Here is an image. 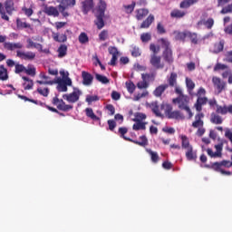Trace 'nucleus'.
<instances>
[{
	"label": "nucleus",
	"mask_w": 232,
	"mask_h": 232,
	"mask_svg": "<svg viewBox=\"0 0 232 232\" xmlns=\"http://www.w3.org/2000/svg\"><path fill=\"white\" fill-rule=\"evenodd\" d=\"M150 108L151 109V111L154 112V114L157 117H162V112L165 113L168 119L169 120H183L184 116L180 113L179 111H174L173 107L170 104L168 103H162L160 105V109L159 108L158 103L154 102L150 105Z\"/></svg>",
	"instance_id": "obj_1"
},
{
	"label": "nucleus",
	"mask_w": 232,
	"mask_h": 232,
	"mask_svg": "<svg viewBox=\"0 0 232 232\" xmlns=\"http://www.w3.org/2000/svg\"><path fill=\"white\" fill-rule=\"evenodd\" d=\"M4 7L5 9V12ZM14 12V3L13 0H6L4 5L0 3V15L2 20L9 22L8 15L12 16Z\"/></svg>",
	"instance_id": "obj_2"
},
{
	"label": "nucleus",
	"mask_w": 232,
	"mask_h": 232,
	"mask_svg": "<svg viewBox=\"0 0 232 232\" xmlns=\"http://www.w3.org/2000/svg\"><path fill=\"white\" fill-rule=\"evenodd\" d=\"M206 95V90L203 87H200L197 93V102L195 104V108L197 111H201L203 110V106L208 104V98L205 96Z\"/></svg>",
	"instance_id": "obj_3"
},
{
	"label": "nucleus",
	"mask_w": 232,
	"mask_h": 232,
	"mask_svg": "<svg viewBox=\"0 0 232 232\" xmlns=\"http://www.w3.org/2000/svg\"><path fill=\"white\" fill-rule=\"evenodd\" d=\"M59 4V11L63 17H69L70 14L66 11L69 8H73L77 5L76 0H56Z\"/></svg>",
	"instance_id": "obj_4"
},
{
	"label": "nucleus",
	"mask_w": 232,
	"mask_h": 232,
	"mask_svg": "<svg viewBox=\"0 0 232 232\" xmlns=\"http://www.w3.org/2000/svg\"><path fill=\"white\" fill-rule=\"evenodd\" d=\"M172 102L178 103V108L186 111L189 115V119L193 117V112H191L188 106V96H178L177 98L172 100Z\"/></svg>",
	"instance_id": "obj_5"
},
{
	"label": "nucleus",
	"mask_w": 232,
	"mask_h": 232,
	"mask_svg": "<svg viewBox=\"0 0 232 232\" xmlns=\"http://www.w3.org/2000/svg\"><path fill=\"white\" fill-rule=\"evenodd\" d=\"M52 104L56 106L57 110L61 111H71L73 110V105H68L63 99H59L58 96L53 97Z\"/></svg>",
	"instance_id": "obj_6"
},
{
	"label": "nucleus",
	"mask_w": 232,
	"mask_h": 232,
	"mask_svg": "<svg viewBox=\"0 0 232 232\" xmlns=\"http://www.w3.org/2000/svg\"><path fill=\"white\" fill-rule=\"evenodd\" d=\"M81 95H82V92L78 88H74L72 92L64 94L63 99L69 103H77Z\"/></svg>",
	"instance_id": "obj_7"
},
{
	"label": "nucleus",
	"mask_w": 232,
	"mask_h": 232,
	"mask_svg": "<svg viewBox=\"0 0 232 232\" xmlns=\"http://www.w3.org/2000/svg\"><path fill=\"white\" fill-rule=\"evenodd\" d=\"M223 147H224V144L221 142L215 146L216 152H214L213 150L211 149H208L207 150L208 156L211 158H221Z\"/></svg>",
	"instance_id": "obj_8"
},
{
	"label": "nucleus",
	"mask_w": 232,
	"mask_h": 232,
	"mask_svg": "<svg viewBox=\"0 0 232 232\" xmlns=\"http://www.w3.org/2000/svg\"><path fill=\"white\" fill-rule=\"evenodd\" d=\"M16 57L21 58L24 61H34L35 58V53L32 51L27 52H22V51H16Z\"/></svg>",
	"instance_id": "obj_9"
},
{
	"label": "nucleus",
	"mask_w": 232,
	"mask_h": 232,
	"mask_svg": "<svg viewBox=\"0 0 232 232\" xmlns=\"http://www.w3.org/2000/svg\"><path fill=\"white\" fill-rule=\"evenodd\" d=\"M213 86L217 88L218 93H221L226 88V82L222 81L219 77H212Z\"/></svg>",
	"instance_id": "obj_10"
},
{
	"label": "nucleus",
	"mask_w": 232,
	"mask_h": 232,
	"mask_svg": "<svg viewBox=\"0 0 232 232\" xmlns=\"http://www.w3.org/2000/svg\"><path fill=\"white\" fill-rule=\"evenodd\" d=\"M216 112L219 115H232V105H217Z\"/></svg>",
	"instance_id": "obj_11"
},
{
	"label": "nucleus",
	"mask_w": 232,
	"mask_h": 232,
	"mask_svg": "<svg viewBox=\"0 0 232 232\" xmlns=\"http://www.w3.org/2000/svg\"><path fill=\"white\" fill-rule=\"evenodd\" d=\"M204 113L203 112H198L195 116V121L192 122V128L198 129V128H203L204 127Z\"/></svg>",
	"instance_id": "obj_12"
},
{
	"label": "nucleus",
	"mask_w": 232,
	"mask_h": 232,
	"mask_svg": "<svg viewBox=\"0 0 232 232\" xmlns=\"http://www.w3.org/2000/svg\"><path fill=\"white\" fill-rule=\"evenodd\" d=\"M109 53L111 54V60L110 62L111 66L117 65L118 56H119V51L117 47L111 46L109 47Z\"/></svg>",
	"instance_id": "obj_13"
},
{
	"label": "nucleus",
	"mask_w": 232,
	"mask_h": 232,
	"mask_svg": "<svg viewBox=\"0 0 232 232\" xmlns=\"http://www.w3.org/2000/svg\"><path fill=\"white\" fill-rule=\"evenodd\" d=\"M161 62V57L156 54H151L150 55V63L151 66H154L156 69H163L164 64L160 63Z\"/></svg>",
	"instance_id": "obj_14"
},
{
	"label": "nucleus",
	"mask_w": 232,
	"mask_h": 232,
	"mask_svg": "<svg viewBox=\"0 0 232 232\" xmlns=\"http://www.w3.org/2000/svg\"><path fill=\"white\" fill-rule=\"evenodd\" d=\"M94 8L93 0H85L82 2V12L84 14H88V13Z\"/></svg>",
	"instance_id": "obj_15"
},
{
	"label": "nucleus",
	"mask_w": 232,
	"mask_h": 232,
	"mask_svg": "<svg viewBox=\"0 0 232 232\" xmlns=\"http://www.w3.org/2000/svg\"><path fill=\"white\" fill-rule=\"evenodd\" d=\"M215 24V20L214 18H208L207 20L205 19H200L199 22L197 23L198 26L205 25V27L208 30L213 29Z\"/></svg>",
	"instance_id": "obj_16"
},
{
	"label": "nucleus",
	"mask_w": 232,
	"mask_h": 232,
	"mask_svg": "<svg viewBox=\"0 0 232 232\" xmlns=\"http://www.w3.org/2000/svg\"><path fill=\"white\" fill-rule=\"evenodd\" d=\"M82 79L84 86H91L93 82V76L89 72H82Z\"/></svg>",
	"instance_id": "obj_17"
},
{
	"label": "nucleus",
	"mask_w": 232,
	"mask_h": 232,
	"mask_svg": "<svg viewBox=\"0 0 232 232\" xmlns=\"http://www.w3.org/2000/svg\"><path fill=\"white\" fill-rule=\"evenodd\" d=\"M23 47L21 43H4V48L8 51L22 50Z\"/></svg>",
	"instance_id": "obj_18"
},
{
	"label": "nucleus",
	"mask_w": 232,
	"mask_h": 232,
	"mask_svg": "<svg viewBox=\"0 0 232 232\" xmlns=\"http://www.w3.org/2000/svg\"><path fill=\"white\" fill-rule=\"evenodd\" d=\"M162 58H163V61L168 63V64L173 63H174L173 51L172 50H163Z\"/></svg>",
	"instance_id": "obj_19"
},
{
	"label": "nucleus",
	"mask_w": 232,
	"mask_h": 232,
	"mask_svg": "<svg viewBox=\"0 0 232 232\" xmlns=\"http://www.w3.org/2000/svg\"><path fill=\"white\" fill-rule=\"evenodd\" d=\"M225 40L221 39L219 43H215L212 48V53H220L224 51Z\"/></svg>",
	"instance_id": "obj_20"
},
{
	"label": "nucleus",
	"mask_w": 232,
	"mask_h": 232,
	"mask_svg": "<svg viewBox=\"0 0 232 232\" xmlns=\"http://www.w3.org/2000/svg\"><path fill=\"white\" fill-rule=\"evenodd\" d=\"M104 15L105 14H95V21L94 24H96L97 29L101 30L104 27L105 23H104Z\"/></svg>",
	"instance_id": "obj_21"
},
{
	"label": "nucleus",
	"mask_w": 232,
	"mask_h": 232,
	"mask_svg": "<svg viewBox=\"0 0 232 232\" xmlns=\"http://www.w3.org/2000/svg\"><path fill=\"white\" fill-rule=\"evenodd\" d=\"M59 12L57 7L54 6H47L44 9V13L46 14L47 16H52V17H59Z\"/></svg>",
	"instance_id": "obj_22"
},
{
	"label": "nucleus",
	"mask_w": 232,
	"mask_h": 232,
	"mask_svg": "<svg viewBox=\"0 0 232 232\" xmlns=\"http://www.w3.org/2000/svg\"><path fill=\"white\" fill-rule=\"evenodd\" d=\"M186 14H188V12L180 9H175L171 11L170 17L175 19H181V18H184Z\"/></svg>",
	"instance_id": "obj_23"
},
{
	"label": "nucleus",
	"mask_w": 232,
	"mask_h": 232,
	"mask_svg": "<svg viewBox=\"0 0 232 232\" xmlns=\"http://www.w3.org/2000/svg\"><path fill=\"white\" fill-rule=\"evenodd\" d=\"M180 140H181V148H182V150H188V149L193 148V146L190 145L189 140H188L187 135H181Z\"/></svg>",
	"instance_id": "obj_24"
},
{
	"label": "nucleus",
	"mask_w": 232,
	"mask_h": 232,
	"mask_svg": "<svg viewBox=\"0 0 232 232\" xmlns=\"http://www.w3.org/2000/svg\"><path fill=\"white\" fill-rule=\"evenodd\" d=\"M16 29L23 30V29H32V25L27 22H23L22 19L16 18Z\"/></svg>",
	"instance_id": "obj_25"
},
{
	"label": "nucleus",
	"mask_w": 232,
	"mask_h": 232,
	"mask_svg": "<svg viewBox=\"0 0 232 232\" xmlns=\"http://www.w3.org/2000/svg\"><path fill=\"white\" fill-rule=\"evenodd\" d=\"M168 88H169V84H168V83L161 84V85L158 86V87L155 89V91H154V95H155L156 97H160V96H162V94L164 93V92H165L166 90H168Z\"/></svg>",
	"instance_id": "obj_26"
},
{
	"label": "nucleus",
	"mask_w": 232,
	"mask_h": 232,
	"mask_svg": "<svg viewBox=\"0 0 232 232\" xmlns=\"http://www.w3.org/2000/svg\"><path fill=\"white\" fill-rule=\"evenodd\" d=\"M52 37L53 41L58 43H64L67 42V34H60L59 33H52Z\"/></svg>",
	"instance_id": "obj_27"
},
{
	"label": "nucleus",
	"mask_w": 232,
	"mask_h": 232,
	"mask_svg": "<svg viewBox=\"0 0 232 232\" xmlns=\"http://www.w3.org/2000/svg\"><path fill=\"white\" fill-rule=\"evenodd\" d=\"M199 0H183L180 5H179V7L181 9H188L189 8L190 6L196 5L198 3Z\"/></svg>",
	"instance_id": "obj_28"
},
{
	"label": "nucleus",
	"mask_w": 232,
	"mask_h": 232,
	"mask_svg": "<svg viewBox=\"0 0 232 232\" xmlns=\"http://www.w3.org/2000/svg\"><path fill=\"white\" fill-rule=\"evenodd\" d=\"M9 79L7 68L4 64L0 65V81L5 82Z\"/></svg>",
	"instance_id": "obj_29"
},
{
	"label": "nucleus",
	"mask_w": 232,
	"mask_h": 232,
	"mask_svg": "<svg viewBox=\"0 0 232 232\" xmlns=\"http://www.w3.org/2000/svg\"><path fill=\"white\" fill-rule=\"evenodd\" d=\"M106 3L103 0H100L96 7V14H105Z\"/></svg>",
	"instance_id": "obj_30"
},
{
	"label": "nucleus",
	"mask_w": 232,
	"mask_h": 232,
	"mask_svg": "<svg viewBox=\"0 0 232 232\" xmlns=\"http://www.w3.org/2000/svg\"><path fill=\"white\" fill-rule=\"evenodd\" d=\"M168 87H176L177 86V73L171 72L169 78L167 80Z\"/></svg>",
	"instance_id": "obj_31"
},
{
	"label": "nucleus",
	"mask_w": 232,
	"mask_h": 232,
	"mask_svg": "<svg viewBox=\"0 0 232 232\" xmlns=\"http://www.w3.org/2000/svg\"><path fill=\"white\" fill-rule=\"evenodd\" d=\"M186 151V158L188 160V161H193L196 160L197 159V154L196 152L193 150V148H189V149H185Z\"/></svg>",
	"instance_id": "obj_32"
},
{
	"label": "nucleus",
	"mask_w": 232,
	"mask_h": 232,
	"mask_svg": "<svg viewBox=\"0 0 232 232\" xmlns=\"http://www.w3.org/2000/svg\"><path fill=\"white\" fill-rule=\"evenodd\" d=\"M22 80L26 82L24 83V91H30V90L33 89V87H34V81L33 80H30L27 76H22Z\"/></svg>",
	"instance_id": "obj_33"
},
{
	"label": "nucleus",
	"mask_w": 232,
	"mask_h": 232,
	"mask_svg": "<svg viewBox=\"0 0 232 232\" xmlns=\"http://www.w3.org/2000/svg\"><path fill=\"white\" fill-rule=\"evenodd\" d=\"M85 115L87 118H90L92 121H100V118L94 114L93 110L91 108L85 109Z\"/></svg>",
	"instance_id": "obj_34"
},
{
	"label": "nucleus",
	"mask_w": 232,
	"mask_h": 232,
	"mask_svg": "<svg viewBox=\"0 0 232 232\" xmlns=\"http://www.w3.org/2000/svg\"><path fill=\"white\" fill-rule=\"evenodd\" d=\"M147 153L150 154V160L152 161V163L157 164L160 161V156L158 152H155L150 150H147Z\"/></svg>",
	"instance_id": "obj_35"
},
{
	"label": "nucleus",
	"mask_w": 232,
	"mask_h": 232,
	"mask_svg": "<svg viewBox=\"0 0 232 232\" xmlns=\"http://www.w3.org/2000/svg\"><path fill=\"white\" fill-rule=\"evenodd\" d=\"M210 121L212 124H222L223 120L218 114L212 112L210 117Z\"/></svg>",
	"instance_id": "obj_36"
},
{
	"label": "nucleus",
	"mask_w": 232,
	"mask_h": 232,
	"mask_svg": "<svg viewBox=\"0 0 232 232\" xmlns=\"http://www.w3.org/2000/svg\"><path fill=\"white\" fill-rule=\"evenodd\" d=\"M67 51H68L67 45L61 44L60 47L57 49V53H59L57 56H59V58H63L65 55H67Z\"/></svg>",
	"instance_id": "obj_37"
},
{
	"label": "nucleus",
	"mask_w": 232,
	"mask_h": 232,
	"mask_svg": "<svg viewBox=\"0 0 232 232\" xmlns=\"http://www.w3.org/2000/svg\"><path fill=\"white\" fill-rule=\"evenodd\" d=\"M186 86H187V90L188 92H189V94H191V92L194 91L196 84L193 82V80L189 79V78H186Z\"/></svg>",
	"instance_id": "obj_38"
},
{
	"label": "nucleus",
	"mask_w": 232,
	"mask_h": 232,
	"mask_svg": "<svg viewBox=\"0 0 232 232\" xmlns=\"http://www.w3.org/2000/svg\"><path fill=\"white\" fill-rule=\"evenodd\" d=\"M188 31H186V32H178V33L176 34L175 38H176L177 41H182V42H184L185 39H186V37H188Z\"/></svg>",
	"instance_id": "obj_39"
},
{
	"label": "nucleus",
	"mask_w": 232,
	"mask_h": 232,
	"mask_svg": "<svg viewBox=\"0 0 232 232\" xmlns=\"http://www.w3.org/2000/svg\"><path fill=\"white\" fill-rule=\"evenodd\" d=\"M126 133H128V128L127 127H121L120 129H118V134H120V137H121L125 140H130V138L125 137Z\"/></svg>",
	"instance_id": "obj_40"
},
{
	"label": "nucleus",
	"mask_w": 232,
	"mask_h": 232,
	"mask_svg": "<svg viewBox=\"0 0 232 232\" xmlns=\"http://www.w3.org/2000/svg\"><path fill=\"white\" fill-rule=\"evenodd\" d=\"M95 79L97 82H102V84H108L110 82V80L106 76H102L101 74L96 73Z\"/></svg>",
	"instance_id": "obj_41"
},
{
	"label": "nucleus",
	"mask_w": 232,
	"mask_h": 232,
	"mask_svg": "<svg viewBox=\"0 0 232 232\" xmlns=\"http://www.w3.org/2000/svg\"><path fill=\"white\" fill-rule=\"evenodd\" d=\"M160 43L161 44V47L162 49H165V50H171L170 48V43L168 39L166 38H160Z\"/></svg>",
	"instance_id": "obj_42"
},
{
	"label": "nucleus",
	"mask_w": 232,
	"mask_h": 232,
	"mask_svg": "<svg viewBox=\"0 0 232 232\" xmlns=\"http://www.w3.org/2000/svg\"><path fill=\"white\" fill-rule=\"evenodd\" d=\"M146 123L143 121H135V124L132 125V130L138 131L140 130H145Z\"/></svg>",
	"instance_id": "obj_43"
},
{
	"label": "nucleus",
	"mask_w": 232,
	"mask_h": 232,
	"mask_svg": "<svg viewBox=\"0 0 232 232\" xmlns=\"http://www.w3.org/2000/svg\"><path fill=\"white\" fill-rule=\"evenodd\" d=\"M146 119V115L142 112H136L135 118L132 119V121L134 122H142Z\"/></svg>",
	"instance_id": "obj_44"
},
{
	"label": "nucleus",
	"mask_w": 232,
	"mask_h": 232,
	"mask_svg": "<svg viewBox=\"0 0 232 232\" xmlns=\"http://www.w3.org/2000/svg\"><path fill=\"white\" fill-rule=\"evenodd\" d=\"M125 85L127 88V92H129L130 94L135 92L136 86L133 83V82H131V81L126 82Z\"/></svg>",
	"instance_id": "obj_45"
},
{
	"label": "nucleus",
	"mask_w": 232,
	"mask_h": 232,
	"mask_svg": "<svg viewBox=\"0 0 232 232\" xmlns=\"http://www.w3.org/2000/svg\"><path fill=\"white\" fill-rule=\"evenodd\" d=\"M141 82H138L137 87L138 89H144L146 88V74L144 72H141Z\"/></svg>",
	"instance_id": "obj_46"
},
{
	"label": "nucleus",
	"mask_w": 232,
	"mask_h": 232,
	"mask_svg": "<svg viewBox=\"0 0 232 232\" xmlns=\"http://www.w3.org/2000/svg\"><path fill=\"white\" fill-rule=\"evenodd\" d=\"M53 82H55V83H57V91L58 92H68V87H67L68 85L59 82L57 81H53Z\"/></svg>",
	"instance_id": "obj_47"
},
{
	"label": "nucleus",
	"mask_w": 232,
	"mask_h": 232,
	"mask_svg": "<svg viewBox=\"0 0 232 232\" xmlns=\"http://www.w3.org/2000/svg\"><path fill=\"white\" fill-rule=\"evenodd\" d=\"M14 73L20 74L22 72H24L26 70V67L24 66V64L16 63L14 66Z\"/></svg>",
	"instance_id": "obj_48"
},
{
	"label": "nucleus",
	"mask_w": 232,
	"mask_h": 232,
	"mask_svg": "<svg viewBox=\"0 0 232 232\" xmlns=\"http://www.w3.org/2000/svg\"><path fill=\"white\" fill-rule=\"evenodd\" d=\"M57 82H60L62 84H66L67 86H72V79H70L69 77H66L64 79H60L57 78V80H55Z\"/></svg>",
	"instance_id": "obj_49"
},
{
	"label": "nucleus",
	"mask_w": 232,
	"mask_h": 232,
	"mask_svg": "<svg viewBox=\"0 0 232 232\" xmlns=\"http://www.w3.org/2000/svg\"><path fill=\"white\" fill-rule=\"evenodd\" d=\"M188 37L190 38V41L193 44H198V38L197 37L196 33L188 32Z\"/></svg>",
	"instance_id": "obj_50"
},
{
	"label": "nucleus",
	"mask_w": 232,
	"mask_h": 232,
	"mask_svg": "<svg viewBox=\"0 0 232 232\" xmlns=\"http://www.w3.org/2000/svg\"><path fill=\"white\" fill-rule=\"evenodd\" d=\"M130 53L132 57L138 58L140 56V50L139 47L131 46Z\"/></svg>",
	"instance_id": "obj_51"
},
{
	"label": "nucleus",
	"mask_w": 232,
	"mask_h": 232,
	"mask_svg": "<svg viewBox=\"0 0 232 232\" xmlns=\"http://www.w3.org/2000/svg\"><path fill=\"white\" fill-rule=\"evenodd\" d=\"M220 14H232V4H229V5H226V6H224L220 10Z\"/></svg>",
	"instance_id": "obj_52"
},
{
	"label": "nucleus",
	"mask_w": 232,
	"mask_h": 232,
	"mask_svg": "<svg viewBox=\"0 0 232 232\" xmlns=\"http://www.w3.org/2000/svg\"><path fill=\"white\" fill-rule=\"evenodd\" d=\"M145 15H146L145 9H138L137 10L136 18H137L138 21H142L143 18L145 17Z\"/></svg>",
	"instance_id": "obj_53"
},
{
	"label": "nucleus",
	"mask_w": 232,
	"mask_h": 232,
	"mask_svg": "<svg viewBox=\"0 0 232 232\" xmlns=\"http://www.w3.org/2000/svg\"><path fill=\"white\" fill-rule=\"evenodd\" d=\"M79 42L82 44L88 43L89 42L88 34H86L85 33H81V34L79 35Z\"/></svg>",
	"instance_id": "obj_54"
},
{
	"label": "nucleus",
	"mask_w": 232,
	"mask_h": 232,
	"mask_svg": "<svg viewBox=\"0 0 232 232\" xmlns=\"http://www.w3.org/2000/svg\"><path fill=\"white\" fill-rule=\"evenodd\" d=\"M99 100H100V98L97 95H94V96L87 95L86 99H85V102L87 103H89V105H90L91 103L98 102Z\"/></svg>",
	"instance_id": "obj_55"
},
{
	"label": "nucleus",
	"mask_w": 232,
	"mask_h": 232,
	"mask_svg": "<svg viewBox=\"0 0 232 232\" xmlns=\"http://www.w3.org/2000/svg\"><path fill=\"white\" fill-rule=\"evenodd\" d=\"M36 91L39 92L40 95L44 97H48L50 92L49 88H38Z\"/></svg>",
	"instance_id": "obj_56"
},
{
	"label": "nucleus",
	"mask_w": 232,
	"mask_h": 232,
	"mask_svg": "<svg viewBox=\"0 0 232 232\" xmlns=\"http://www.w3.org/2000/svg\"><path fill=\"white\" fill-rule=\"evenodd\" d=\"M135 5H136L135 2H132L131 5H124L125 12H126L127 14H131V13H133L134 8H135Z\"/></svg>",
	"instance_id": "obj_57"
},
{
	"label": "nucleus",
	"mask_w": 232,
	"mask_h": 232,
	"mask_svg": "<svg viewBox=\"0 0 232 232\" xmlns=\"http://www.w3.org/2000/svg\"><path fill=\"white\" fill-rule=\"evenodd\" d=\"M26 75H30L32 77L35 76V68L34 67H27L24 71Z\"/></svg>",
	"instance_id": "obj_58"
},
{
	"label": "nucleus",
	"mask_w": 232,
	"mask_h": 232,
	"mask_svg": "<svg viewBox=\"0 0 232 232\" xmlns=\"http://www.w3.org/2000/svg\"><path fill=\"white\" fill-rule=\"evenodd\" d=\"M107 124H109V130L111 131H114V129L117 128V122L114 120L107 121Z\"/></svg>",
	"instance_id": "obj_59"
},
{
	"label": "nucleus",
	"mask_w": 232,
	"mask_h": 232,
	"mask_svg": "<svg viewBox=\"0 0 232 232\" xmlns=\"http://www.w3.org/2000/svg\"><path fill=\"white\" fill-rule=\"evenodd\" d=\"M157 32H158V34H166V30H165V27H164V25L162 24V23H158V24H157Z\"/></svg>",
	"instance_id": "obj_60"
},
{
	"label": "nucleus",
	"mask_w": 232,
	"mask_h": 232,
	"mask_svg": "<svg viewBox=\"0 0 232 232\" xmlns=\"http://www.w3.org/2000/svg\"><path fill=\"white\" fill-rule=\"evenodd\" d=\"M150 50L152 52V54H158L160 53V46H156L155 44H150Z\"/></svg>",
	"instance_id": "obj_61"
},
{
	"label": "nucleus",
	"mask_w": 232,
	"mask_h": 232,
	"mask_svg": "<svg viewBox=\"0 0 232 232\" xmlns=\"http://www.w3.org/2000/svg\"><path fill=\"white\" fill-rule=\"evenodd\" d=\"M227 65L224 63H217L215 67H213V72H218L219 70H226Z\"/></svg>",
	"instance_id": "obj_62"
},
{
	"label": "nucleus",
	"mask_w": 232,
	"mask_h": 232,
	"mask_svg": "<svg viewBox=\"0 0 232 232\" xmlns=\"http://www.w3.org/2000/svg\"><path fill=\"white\" fill-rule=\"evenodd\" d=\"M109 36L108 31H102L99 34L100 41H105Z\"/></svg>",
	"instance_id": "obj_63"
},
{
	"label": "nucleus",
	"mask_w": 232,
	"mask_h": 232,
	"mask_svg": "<svg viewBox=\"0 0 232 232\" xmlns=\"http://www.w3.org/2000/svg\"><path fill=\"white\" fill-rule=\"evenodd\" d=\"M224 32L226 34L232 36V23L225 27Z\"/></svg>",
	"instance_id": "obj_64"
}]
</instances>
